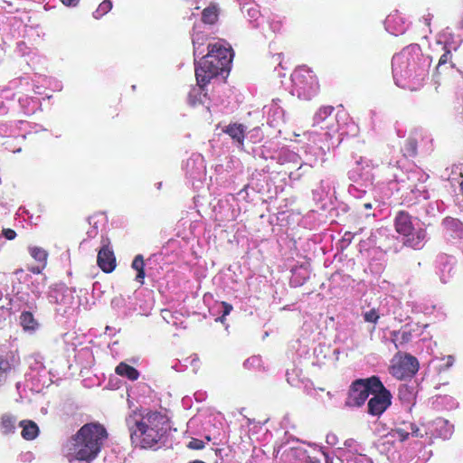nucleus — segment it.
<instances>
[{
  "instance_id": "34",
  "label": "nucleus",
  "mask_w": 463,
  "mask_h": 463,
  "mask_svg": "<svg viewBox=\"0 0 463 463\" xmlns=\"http://www.w3.org/2000/svg\"><path fill=\"white\" fill-rule=\"evenodd\" d=\"M9 312L8 308L0 307V320L5 319V315Z\"/></svg>"
},
{
  "instance_id": "28",
  "label": "nucleus",
  "mask_w": 463,
  "mask_h": 463,
  "mask_svg": "<svg viewBox=\"0 0 463 463\" xmlns=\"http://www.w3.org/2000/svg\"><path fill=\"white\" fill-rule=\"evenodd\" d=\"M405 150L410 156H414L417 154V144L414 140H407Z\"/></svg>"
},
{
  "instance_id": "40",
  "label": "nucleus",
  "mask_w": 463,
  "mask_h": 463,
  "mask_svg": "<svg viewBox=\"0 0 463 463\" xmlns=\"http://www.w3.org/2000/svg\"><path fill=\"white\" fill-rule=\"evenodd\" d=\"M3 296H4L3 291L0 289V300L3 298Z\"/></svg>"
},
{
  "instance_id": "19",
  "label": "nucleus",
  "mask_w": 463,
  "mask_h": 463,
  "mask_svg": "<svg viewBox=\"0 0 463 463\" xmlns=\"http://www.w3.org/2000/svg\"><path fill=\"white\" fill-rule=\"evenodd\" d=\"M20 324L24 330H34L37 326L33 315L29 311L22 312L20 315Z\"/></svg>"
},
{
  "instance_id": "35",
  "label": "nucleus",
  "mask_w": 463,
  "mask_h": 463,
  "mask_svg": "<svg viewBox=\"0 0 463 463\" xmlns=\"http://www.w3.org/2000/svg\"><path fill=\"white\" fill-rule=\"evenodd\" d=\"M305 463H320V461L312 458H307Z\"/></svg>"
},
{
  "instance_id": "30",
  "label": "nucleus",
  "mask_w": 463,
  "mask_h": 463,
  "mask_svg": "<svg viewBox=\"0 0 463 463\" xmlns=\"http://www.w3.org/2000/svg\"><path fill=\"white\" fill-rule=\"evenodd\" d=\"M2 234L5 236V238L8 241L14 240L16 237V232L14 230L10 228H5L2 231Z\"/></svg>"
},
{
  "instance_id": "38",
  "label": "nucleus",
  "mask_w": 463,
  "mask_h": 463,
  "mask_svg": "<svg viewBox=\"0 0 463 463\" xmlns=\"http://www.w3.org/2000/svg\"><path fill=\"white\" fill-rule=\"evenodd\" d=\"M460 191H461V193L463 194V181L460 183Z\"/></svg>"
},
{
  "instance_id": "23",
  "label": "nucleus",
  "mask_w": 463,
  "mask_h": 463,
  "mask_svg": "<svg viewBox=\"0 0 463 463\" xmlns=\"http://www.w3.org/2000/svg\"><path fill=\"white\" fill-rule=\"evenodd\" d=\"M204 88H194L188 94V102L192 106H195L198 103H202L201 95Z\"/></svg>"
},
{
  "instance_id": "12",
  "label": "nucleus",
  "mask_w": 463,
  "mask_h": 463,
  "mask_svg": "<svg viewBox=\"0 0 463 463\" xmlns=\"http://www.w3.org/2000/svg\"><path fill=\"white\" fill-rule=\"evenodd\" d=\"M413 329L407 324L403 326L400 330H394L391 332L392 341L394 343L395 347L408 344L412 339Z\"/></svg>"
},
{
  "instance_id": "7",
  "label": "nucleus",
  "mask_w": 463,
  "mask_h": 463,
  "mask_svg": "<svg viewBox=\"0 0 463 463\" xmlns=\"http://www.w3.org/2000/svg\"><path fill=\"white\" fill-rule=\"evenodd\" d=\"M373 386L371 393L373 397L367 403V412L372 416L380 417L391 406L392 396L380 378Z\"/></svg>"
},
{
  "instance_id": "14",
  "label": "nucleus",
  "mask_w": 463,
  "mask_h": 463,
  "mask_svg": "<svg viewBox=\"0 0 463 463\" xmlns=\"http://www.w3.org/2000/svg\"><path fill=\"white\" fill-rule=\"evenodd\" d=\"M223 131L240 144L243 143L245 137V127L242 124H229Z\"/></svg>"
},
{
  "instance_id": "16",
  "label": "nucleus",
  "mask_w": 463,
  "mask_h": 463,
  "mask_svg": "<svg viewBox=\"0 0 463 463\" xmlns=\"http://www.w3.org/2000/svg\"><path fill=\"white\" fill-rule=\"evenodd\" d=\"M131 268L137 271V275H136L135 280L137 282H138L140 285H143L144 284V279H145V277H146L145 261H144L143 255L137 254L134 258V260H133V261L131 263Z\"/></svg>"
},
{
  "instance_id": "31",
  "label": "nucleus",
  "mask_w": 463,
  "mask_h": 463,
  "mask_svg": "<svg viewBox=\"0 0 463 463\" xmlns=\"http://www.w3.org/2000/svg\"><path fill=\"white\" fill-rule=\"evenodd\" d=\"M424 236H425V232L423 230H420L417 232V236H416V241H415V239L412 238L411 239V245H417L420 242V241H422L424 239Z\"/></svg>"
},
{
  "instance_id": "25",
  "label": "nucleus",
  "mask_w": 463,
  "mask_h": 463,
  "mask_svg": "<svg viewBox=\"0 0 463 463\" xmlns=\"http://www.w3.org/2000/svg\"><path fill=\"white\" fill-rule=\"evenodd\" d=\"M380 318V315L375 308H372L369 311L364 313V319L365 322L377 324Z\"/></svg>"
},
{
  "instance_id": "39",
  "label": "nucleus",
  "mask_w": 463,
  "mask_h": 463,
  "mask_svg": "<svg viewBox=\"0 0 463 463\" xmlns=\"http://www.w3.org/2000/svg\"><path fill=\"white\" fill-rule=\"evenodd\" d=\"M364 207L370 209L372 206H371V203H365Z\"/></svg>"
},
{
  "instance_id": "29",
  "label": "nucleus",
  "mask_w": 463,
  "mask_h": 463,
  "mask_svg": "<svg viewBox=\"0 0 463 463\" xmlns=\"http://www.w3.org/2000/svg\"><path fill=\"white\" fill-rule=\"evenodd\" d=\"M221 304L223 308L222 315L221 317L216 319V321H221L222 323L225 319V317L228 316L232 311L233 307L230 303L225 301H222Z\"/></svg>"
},
{
  "instance_id": "3",
  "label": "nucleus",
  "mask_w": 463,
  "mask_h": 463,
  "mask_svg": "<svg viewBox=\"0 0 463 463\" xmlns=\"http://www.w3.org/2000/svg\"><path fill=\"white\" fill-rule=\"evenodd\" d=\"M392 66L397 84L416 91L428 77L430 62L419 48H407L393 57Z\"/></svg>"
},
{
  "instance_id": "9",
  "label": "nucleus",
  "mask_w": 463,
  "mask_h": 463,
  "mask_svg": "<svg viewBox=\"0 0 463 463\" xmlns=\"http://www.w3.org/2000/svg\"><path fill=\"white\" fill-rule=\"evenodd\" d=\"M102 246L98 251L97 264L105 273H111L117 267V260L109 238L102 239Z\"/></svg>"
},
{
  "instance_id": "4",
  "label": "nucleus",
  "mask_w": 463,
  "mask_h": 463,
  "mask_svg": "<svg viewBox=\"0 0 463 463\" xmlns=\"http://www.w3.org/2000/svg\"><path fill=\"white\" fill-rule=\"evenodd\" d=\"M207 48V54L194 63L197 85L201 88L223 72H229L233 57L232 49L220 42L209 43Z\"/></svg>"
},
{
  "instance_id": "21",
  "label": "nucleus",
  "mask_w": 463,
  "mask_h": 463,
  "mask_svg": "<svg viewBox=\"0 0 463 463\" xmlns=\"http://www.w3.org/2000/svg\"><path fill=\"white\" fill-rule=\"evenodd\" d=\"M333 106H324L318 109L316 113L314 120L316 124H319L324 121L328 116H330L334 111Z\"/></svg>"
},
{
  "instance_id": "26",
  "label": "nucleus",
  "mask_w": 463,
  "mask_h": 463,
  "mask_svg": "<svg viewBox=\"0 0 463 463\" xmlns=\"http://www.w3.org/2000/svg\"><path fill=\"white\" fill-rule=\"evenodd\" d=\"M398 396L400 400L411 402L412 399V392L408 386L402 385L399 388Z\"/></svg>"
},
{
  "instance_id": "17",
  "label": "nucleus",
  "mask_w": 463,
  "mask_h": 463,
  "mask_svg": "<svg viewBox=\"0 0 463 463\" xmlns=\"http://www.w3.org/2000/svg\"><path fill=\"white\" fill-rule=\"evenodd\" d=\"M219 10L215 4H211L202 12V22L206 24H214L218 21Z\"/></svg>"
},
{
  "instance_id": "36",
  "label": "nucleus",
  "mask_w": 463,
  "mask_h": 463,
  "mask_svg": "<svg viewBox=\"0 0 463 463\" xmlns=\"http://www.w3.org/2000/svg\"><path fill=\"white\" fill-rule=\"evenodd\" d=\"M189 463H204V462L203 460L196 459V460L190 461Z\"/></svg>"
},
{
  "instance_id": "15",
  "label": "nucleus",
  "mask_w": 463,
  "mask_h": 463,
  "mask_svg": "<svg viewBox=\"0 0 463 463\" xmlns=\"http://www.w3.org/2000/svg\"><path fill=\"white\" fill-rule=\"evenodd\" d=\"M22 430V437L26 440H32L35 439L39 433V428L37 424L32 420H22L20 422Z\"/></svg>"
},
{
  "instance_id": "1",
  "label": "nucleus",
  "mask_w": 463,
  "mask_h": 463,
  "mask_svg": "<svg viewBox=\"0 0 463 463\" xmlns=\"http://www.w3.org/2000/svg\"><path fill=\"white\" fill-rule=\"evenodd\" d=\"M109 433L99 422L82 425L62 445L61 450L69 462L91 463L102 450Z\"/></svg>"
},
{
  "instance_id": "6",
  "label": "nucleus",
  "mask_w": 463,
  "mask_h": 463,
  "mask_svg": "<svg viewBox=\"0 0 463 463\" xmlns=\"http://www.w3.org/2000/svg\"><path fill=\"white\" fill-rule=\"evenodd\" d=\"M379 376L373 375L368 378L356 379L349 386L347 396L345 399V406L347 407H362L372 393L377 383Z\"/></svg>"
},
{
  "instance_id": "13",
  "label": "nucleus",
  "mask_w": 463,
  "mask_h": 463,
  "mask_svg": "<svg viewBox=\"0 0 463 463\" xmlns=\"http://www.w3.org/2000/svg\"><path fill=\"white\" fill-rule=\"evenodd\" d=\"M115 373L118 375L126 377L130 381H136L139 377V372L135 367L124 362H121L117 365Z\"/></svg>"
},
{
  "instance_id": "20",
  "label": "nucleus",
  "mask_w": 463,
  "mask_h": 463,
  "mask_svg": "<svg viewBox=\"0 0 463 463\" xmlns=\"http://www.w3.org/2000/svg\"><path fill=\"white\" fill-rule=\"evenodd\" d=\"M441 45L442 50L444 51L443 54L440 56L438 65L436 67V73H439L440 69L442 66L446 65L447 63H450V66L453 67L454 64L452 63V54L449 50V48L446 44H442L441 43H438Z\"/></svg>"
},
{
  "instance_id": "24",
  "label": "nucleus",
  "mask_w": 463,
  "mask_h": 463,
  "mask_svg": "<svg viewBox=\"0 0 463 463\" xmlns=\"http://www.w3.org/2000/svg\"><path fill=\"white\" fill-rule=\"evenodd\" d=\"M390 435L392 438H394L395 439H397L401 442H403L409 439L410 432H408L407 430H402V429H394V430H392V431L390 432Z\"/></svg>"
},
{
  "instance_id": "8",
  "label": "nucleus",
  "mask_w": 463,
  "mask_h": 463,
  "mask_svg": "<svg viewBox=\"0 0 463 463\" xmlns=\"http://www.w3.org/2000/svg\"><path fill=\"white\" fill-rule=\"evenodd\" d=\"M419 370V362L416 357L406 354L390 367V373L399 380L413 377Z\"/></svg>"
},
{
  "instance_id": "37",
  "label": "nucleus",
  "mask_w": 463,
  "mask_h": 463,
  "mask_svg": "<svg viewBox=\"0 0 463 463\" xmlns=\"http://www.w3.org/2000/svg\"><path fill=\"white\" fill-rule=\"evenodd\" d=\"M425 22H426V24H427L428 25H430V17L425 18Z\"/></svg>"
},
{
  "instance_id": "18",
  "label": "nucleus",
  "mask_w": 463,
  "mask_h": 463,
  "mask_svg": "<svg viewBox=\"0 0 463 463\" xmlns=\"http://www.w3.org/2000/svg\"><path fill=\"white\" fill-rule=\"evenodd\" d=\"M16 419L11 414H4L0 419V429L1 431L8 435L13 433L15 430Z\"/></svg>"
},
{
  "instance_id": "27",
  "label": "nucleus",
  "mask_w": 463,
  "mask_h": 463,
  "mask_svg": "<svg viewBox=\"0 0 463 463\" xmlns=\"http://www.w3.org/2000/svg\"><path fill=\"white\" fill-rule=\"evenodd\" d=\"M205 444L202 439L193 438L187 444V448L194 450H200L204 448Z\"/></svg>"
},
{
  "instance_id": "32",
  "label": "nucleus",
  "mask_w": 463,
  "mask_h": 463,
  "mask_svg": "<svg viewBox=\"0 0 463 463\" xmlns=\"http://www.w3.org/2000/svg\"><path fill=\"white\" fill-rule=\"evenodd\" d=\"M411 433L412 436L422 437V435L420 433V429L414 423H411Z\"/></svg>"
},
{
  "instance_id": "11",
  "label": "nucleus",
  "mask_w": 463,
  "mask_h": 463,
  "mask_svg": "<svg viewBox=\"0 0 463 463\" xmlns=\"http://www.w3.org/2000/svg\"><path fill=\"white\" fill-rule=\"evenodd\" d=\"M32 258L37 262V265L28 268V270L33 274H40L47 266L48 252L42 247L32 246L28 248Z\"/></svg>"
},
{
  "instance_id": "33",
  "label": "nucleus",
  "mask_w": 463,
  "mask_h": 463,
  "mask_svg": "<svg viewBox=\"0 0 463 463\" xmlns=\"http://www.w3.org/2000/svg\"><path fill=\"white\" fill-rule=\"evenodd\" d=\"M61 2L66 6H76L80 0H61Z\"/></svg>"
},
{
  "instance_id": "10",
  "label": "nucleus",
  "mask_w": 463,
  "mask_h": 463,
  "mask_svg": "<svg viewBox=\"0 0 463 463\" xmlns=\"http://www.w3.org/2000/svg\"><path fill=\"white\" fill-rule=\"evenodd\" d=\"M394 228L399 234L404 237L412 235L414 227L410 213L402 210L399 211L394 219Z\"/></svg>"
},
{
  "instance_id": "2",
  "label": "nucleus",
  "mask_w": 463,
  "mask_h": 463,
  "mask_svg": "<svg viewBox=\"0 0 463 463\" xmlns=\"http://www.w3.org/2000/svg\"><path fill=\"white\" fill-rule=\"evenodd\" d=\"M133 442H138L143 449L158 444L165 436L167 423L165 414L150 409H137L126 419Z\"/></svg>"
},
{
  "instance_id": "22",
  "label": "nucleus",
  "mask_w": 463,
  "mask_h": 463,
  "mask_svg": "<svg viewBox=\"0 0 463 463\" xmlns=\"http://www.w3.org/2000/svg\"><path fill=\"white\" fill-rule=\"evenodd\" d=\"M112 8V2L110 0H104L99 4L93 15L95 18L99 19L102 17L104 14H108Z\"/></svg>"
},
{
  "instance_id": "5",
  "label": "nucleus",
  "mask_w": 463,
  "mask_h": 463,
  "mask_svg": "<svg viewBox=\"0 0 463 463\" xmlns=\"http://www.w3.org/2000/svg\"><path fill=\"white\" fill-rule=\"evenodd\" d=\"M298 98L310 100L319 91L317 75L307 66L298 67L291 75Z\"/></svg>"
},
{
  "instance_id": "41",
  "label": "nucleus",
  "mask_w": 463,
  "mask_h": 463,
  "mask_svg": "<svg viewBox=\"0 0 463 463\" xmlns=\"http://www.w3.org/2000/svg\"><path fill=\"white\" fill-rule=\"evenodd\" d=\"M326 463H332V462H331V461H329V460H326Z\"/></svg>"
}]
</instances>
